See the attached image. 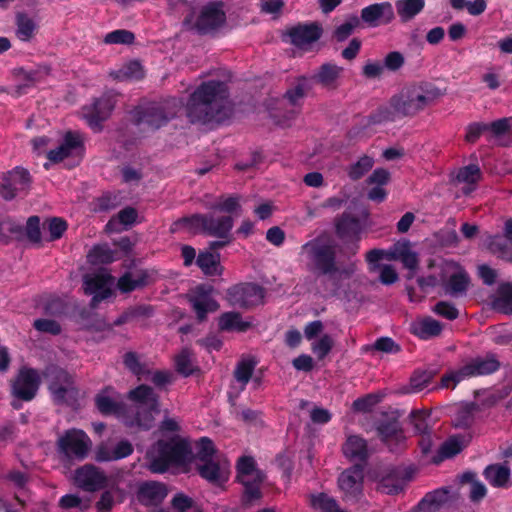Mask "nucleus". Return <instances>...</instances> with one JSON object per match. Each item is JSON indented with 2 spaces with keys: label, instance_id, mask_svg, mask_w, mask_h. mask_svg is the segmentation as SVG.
Wrapping results in <instances>:
<instances>
[{
  "label": "nucleus",
  "instance_id": "nucleus-1",
  "mask_svg": "<svg viewBox=\"0 0 512 512\" xmlns=\"http://www.w3.org/2000/svg\"><path fill=\"white\" fill-rule=\"evenodd\" d=\"M227 85L210 80L199 85L190 95L186 114L191 123H220L231 115Z\"/></svg>",
  "mask_w": 512,
  "mask_h": 512
},
{
  "label": "nucleus",
  "instance_id": "nucleus-2",
  "mask_svg": "<svg viewBox=\"0 0 512 512\" xmlns=\"http://www.w3.org/2000/svg\"><path fill=\"white\" fill-rule=\"evenodd\" d=\"M444 91L427 81L411 82L404 85L389 100V109L380 111L382 120L394 117L413 118L433 106Z\"/></svg>",
  "mask_w": 512,
  "mask_h": 512
},
{
  "label": "nucleus",
  "instance_id": "nucleus-3",
  "mask_svg": "<svg viewBox=\"0 0 512 512\" xmlns=\"http://www.w3.org/2000/svg\"><path fill=\"white\" fill-rule=\"evenodd\" d=\"M300 254L307 259V269L317 276H326L333 282L350 278L356 272V263L338 265L334 246L314 238L300 247Z\"/></svg>",
  "mask_w": 512,
  "mask_h": 512
},
{
  "label": "nucleus",
  "instance_id": "nucleus-4",
  "mask_svg": "<svg viewBox=\"0 0 512 512\" xmlns=\"http://www.w3.org/2000/svg\"><path fill=\"white\" fill-rule=\"evenodd\" d=\"M149 469L155 473H163L170 466H186L193 459L189 442L179 435L159 440L147 452Z\"/></svg>",
  "mask_w": 512,
  "mask_h": 512
},
{
  "label": "nucleus",
  "instance_id": "nucleus-5",
  "mask_svg": "<svg viewBox=\"0 0 512 512\" xmlns=\"http://www.w3.org/2000/svg\"><path fill=\"white\" fill-rule=\"evenodd\" d=\"M128 397L134 402V405L129 408V417L125 418V424L130 427H140L149 429L154 422L153 413H158V397L153 389L146 385H140L137 388L129 391Z\"/></svg>",
  "mask_w": 512,
  "mask_h": 512
},
{
  "label": "nucleus",
  "instance_id": "nucleus-6",
  "mask_svg": "<svg viewBox=\"0 0 512 512\" xmlns=\"http://www.w3.org/2000/svg\"><path fill=\"white\" fill-rule=\"evenodd\" d=\"M226 23V12L222 2H211L198 12L192 11L183 20V25L187 30L197 32L198 34L214 33L222 28Z\"/></svg>",
  "mask_w": 512,
  "mask_h": 512
},
{
  "label": "nucleus",
  "instance_id": "nucleus-7",
  "mask_svg": "<svg viewBox=\"0 0 512 512\" xmlns=\"http://www.w3.org/2000/svg\"><path fill=\"white\" fill-rule=\"evenodd\" d=\"M182 108V102L177 98L166 99L153 104L146 109L133 111V120L139 126L150 130H156L166 125Z\"/></svg>",
  "mask_w": 512,
  "mask_h": 512
},
{
  "label": "nucleus",
  "instance_id": "nucleus-8",
  "mask_svg": "<svg viewBox=\"0 0 512 512\" xmlns=\"http://www.w3.org/2000/svg\"><path fill=\"white\" fill-rule=\"evenodd\" d=\"M119 96L115 91H107L93 98L90 104L83 106L82 116L93 131H102L103 123L111 117Z\"/></svg>",
  "mask_w": 512,
  "mask_h": 512
},
{
  "label": "nucleus",
  "instance_id": "nucleus-9",
  "mask_svg": "<svg viewBox=\"0 0 512 512\" xmlns=\"http://www.w3.org/2000/svg\"><path fill=\"white\" fill-rule=\"evenodd\" d=\"M500 367L499 361L489 355L485 358H475L466 363L457 371H453L442 377L441 386L445 388H454L459 382L477 376H483L495 372Z\"/></svg>",
  "mask_w": 512,
  "mask_h": 512
},
{
  "label": "nucleus",
  "instance_id": "nucleus-10",
  "mask_svg": "<svg viewBox=\"0 0 512 512\" xmlns=\"http://www.w3.org/2000/svg\"><path fill=\"white\" fill-rule=\"evenodd\" d=\"M264 289L253 283H239L226 291V300L233 307L249 309L262 302Z\"/></svg>",
  "mask_w": 512,
  "mask_h": 512
},
{
  "label": "nucleus",
  "instance_id": "nucleus-11",
  "mask_svg": "<svg viewBox=\"0 0 512 512\" xmlns=\"http://www.w3.org/2000/svg\"><path fill=\"white\" fill-rule=\"evenodd\" d=\"M441 280L445 291L458 296L466 292L469 285L467 272L455 261L445 260L441 265Z\"/></svg>",
  "mask_w": 512,
  "mask_h": 512
},
{
  "label": "nucleus",
  "instance_id": "nucleus-12",
  "mask_svg": "<svg viewBox=\"0 0 512 512\" xmlns=\"http://www.w3.org/2000/svg\"><path fill=\"white\" fill-rule=\"evenodd\" d=\"M113 286L114 277L105 270L84 277L83 288L86 294L92 296L91 305L94 307L112 296Z\"/></svg>",
  "mask_w": 512,
  "mask_h": 512
},
{
  "label": "nucleus",
  "instance_id": "nucleus-13",
  "mask_svg": "<svg viewBox=\"0 0 512 512\" xmlns=\"http://www.w3.org/2000/svg\"><path fill=\"white\" fill-rule=\"evenodd\" d=\"M363 484L364 470L360 465L344 470L338 477V487L345 501H358L363 492Z\"/></svg>",
  "mask_w": 512,
  "mask_h": 512
},
{
  "label": "nucleus",
  "instance_id": "nucleus-14",
  "mask_svg": "<svg viewBox=\"0 0 512 512\" xmlns=\"http://www.w3.org/2000/svg\"><path fill=\"white\" fill-rule=\"evenodd\" d=\"M73 481L77 487L87 492H95L107 486L108 477L101 468L85 464L75 470Z\"/></svg>",
  "mask_w": 512,
  "mask_h": 512
},
{
  "label": "nucleus",
  "instance_id": "nucleus-15",
  "mask_svg": "<svg viewBox=\"0 0 512 512\" xmlns=\"http://www.w3.org/2000/svg\"><path fill=\"white\" fill-rule=\"evenodd\" d=\"M196 468L202 478L216 486H222L230 476V462L224 455L196 464Z\"/></svg>",
  "mask_w": 512,
  "mask_h": 512
},
{
  "label": "nucleus",
  "instance_id": "nucleus-16",
  "mask_svg": "<svg viewBox=\"0 0 512 512\" xmlns=\"http://www.w3.org/2000/svg\"><path fill=\"white\" fill-rule=\"evenodd\" d=\"M39 384L40 376L37 371L31 368H23L12 385L13 395L21 400L29 401L36 395Z\"/></svg>",
  "mask_w": 512,
  "mask_h": 512
},
{
  "label": "nucleus",
  "instance_id": "nucleus-17",
  "mask_svg": "<svg viewBox=\"0 0 512 512\" xmlns=\"http://www.w3.org/2000/svg\"><path fill=\"white\" fill-rule=\"evenodd\" d=\"M133 453V446L127 440H121L116 444L110 441L99 443L94 449V460L99 463L117 461L128 457Z\"/></svg>",
  "mask_w": 512,
  "mask_h": 512
},
{
  "label": "nucleus",
  "instance_id": "nucleus-18",
  "mask_svg": "<svg viewBox=\"0 0 512 512\" xmlns=\"http://www.w3.org/2000/svg\"><path fill=\"white\" fill-rule=\"evenodd\" d=\"M29 181V173L27 170L17 167L3 177L0 186V195L5 200H11L17 193L26 189Z\"/></svg>",
  "mask_w": 512,
  "mask_h": 512
},
{
  "label": "nucleus",
  "instance_id": "nucleus-19",
  "mask_svg": "<svg viewBox=\"0 0 512 512\" xmlns=\"http://www.w3.org/2000/svg\"><path fill=\"white\" fill-rule=\"evenodd\" d=\"M395 18L393 6L390 2L371 4L361 10V19L370 27L386 25Z\"/></svg>",
  "mask_w": 512,
  "mask_h": 512
},
{
  "label": "nucleus",
  "instance_id": "nucleus-20",
  "mask_svg": "<svg viewBox=\"0 0 512 512\" xmlns=\"http://www.w3.org/2000/svg\"><path fill=\"white\" fill-rule=\"evenodd\" d=\"M321 34L322 29L317 23L299 24L288 31L291 43L302 50H308Z\"/></svg>",
  "mask_w": 512,
  "mask_h": 512
},
{
  "label": "nucleus",
  "instance_id": "nucleus-21",
  "mask_svg": "<svg viewBox=\"0 0 512 512\" xmlns=\"http://www.w3.org/2000/svg\"><path fill=\"white\" fill-rule=\"evenodd\" d=\"M92 448L90 437L80 429L66 431V456H74L78 460L85 459Z\"/></svg>",
  "mask_w": 512,
  "mask_h": 512
},
{
  "label": "nucleus",
  "instance_id": "nucleus-22",
  "mask_svg": "<svg viewBox=\"0 0 512 512\" xmlns=\"http://www.w3.org/2000/svg\"><path fill=\"white\" fill-rule=\"evenodd\" d=\"M189 301L197 314V318L203 321L206 314L215 312L219 308V304L211 297L210 291L204 286L196 287L189 295Z\"/></svg>",
  "mask_w": 512,
  "mask_h": 512
},
{
  "label": "nucleus",
  "instance_id": "nucleus-23",
  "mask_svg": "<svg viewBox=\"0 0 512 512\" xmlns=\"http://www.w3.org/2000/svg\"><path fill=\"white\" fill-rule=\"evenodd\" d=\"M84 154V135L78 131H66V168L78 166Z\"/></svg>",
  "mask_w": 512,
  "mask_h": 512
},
{
  "label": "nucleus",
  "instance_id": "nucleus-24",
  "mask_svg": "<svg viewBox=\"0 0 512 512\" xmlns=\"http://www.w3.org/2000/svg\"><path fill=\"white\" fill-rule=\"evenodd\" d=\"M153 281L152 273L144 269H136L126 272L117 282V287L122 293H129L141 289Z\"/></svg>",
  "mask_w": 512,
  "mask_h": 512
},
{
  "label": "nucleus",
  "instance_id": "nucleus-25",
  "mask_svg": "<svg viewBox=\"0 0 512 512\" xmlns=\"http://www.w3.org/2000/svg\"><path fill=\"white\" fill-rule=\"evenodd\" d=\"M343 67L332 63L321 65L313 76L316 83L328 90H335L339 86V81L343 74Z\"/></svg>",
  "mask_w": 512,
  "mask_h": 512
},
{
  "label": "nucleus",
  "instance_id": "nucleus-26",
  "mask_svg": "<svg viewBox=\"0 0 512 512\" xmlns=\"http://www.w3.org/2000/svg\"><path fill=\"white\" fill-rule=\"evenodd\" d=\"M234 220L231 216H215L206 214L205 234L220 239H226L233 228Z\"/></svg>",
  "mask_w": 512,
  "mask_h": 512
},
{
  "label": "nucleus",
  "instance_id": "nucleus-27",
  "mask_svg": "<svg viewBox=\"0 0 512 512\" xmlns=\"http://www.w3.org/2000/svg\"><path fill=\"white\" fill-rule=\"evenodd\" d=\"M112 392L111 388H106L99 393L95 399L96 406L102 414L117 415L125 422V418L129 417V414H127L124 406L111 396Z\"/></svg>",
  "mask_w": 512,
  "mask_h": 512
},
{
  "label": "nucleus",
  "instance_id": "nucleus-28",
  "mask_svg": "<svg viewBox=\"0 0 512 512\" xmlns=\"http://www.w3.org/2000/svg\"><path fill=\"white\" fill-rule=\"evenodd\" d=\"M167 495L164 485L157 482H147L140 486L137 497L146 506L159 504Z\"/></svg>",
  "mask_w": 512,
  "mask_h": 512
},
{
  "label": "nucleus",
  "instance_id": "nucleus-29",
  "mask_svg": "<svg viewBox=\"0 0 512 512\" xmlns=\"http://www.w3.org/2000/svg\"><path fill=\"white\" fill-rule=\"evenodd\" d=\"M38 22L34 17L20 12L16 14L15 35L22 42H30L38 32Z\"/></svg>",
  "mask_w": 512,
  "mask_h": 512
},
{
  "label": "nucleus",
  "instance_id": "nucleus-30",
  "mask_svg": "<svg viewBox=\"0 0 512 512\" xmlns=\"http://www.w3.org/2000/svg\"><path fill=\"white\" fill-rule=\"evenodd\" d=\"M342 450L350 460L363 461L369 456L366 440L358 435H348Z\"/></svg>",
  "mask_w": 512,
  "mask_h": 512
},
{
  "label": "nucleus",
  "instance_id": "nucleus-31",
  "mask_svg": "<svg viewBox=\"0 0 512 512\" xmlns=\"http://www.w3.org/2000/svg\"><path fill=\"white\" fill-rule=\"evenodd\" d=\"M45 378L53 400L56 403L62 404L64 402V390L62 386L63 372L61 368L54 365L48 366L45 370Z\"/></svg>",
  "mask_w": 512,
  "mask_h": 512
},
{
  "label": "nucleus",
  "instance_id": "nucleus-32",
  "mask_svg": "<svg viewBox=\"0 0 512 512\" xmlns=\"http://www.w3.org/2000/svg\"><path fill=\"white\" fill-rule=\"evenodd\" d=\"M411 331L422 339H429L436 337L441 333L442 325L431 317H425L412 322Z\"/></svg>",
  "mask_w": 512,
  "mask_h": 512
},
{
  "label": "nucleus",
  "instance_id": "nucleus-33",
  "mask_svg": "<svg viewBox=\"0 0 512 512\" xmlns=\"http://www.w3.org/2000/svg\"><path fill=\"white\" fill-rule=\"evenodd\" d=\"M196 263L207 276H220L223 273V267L220 263V255L218 253L202 251L199 253Z\"/></svg>",
  "mask_w": 512,
  "mask_h": 512
},
{
  "label": "nucleus",
  "instance_id": "nucleus-34",
  "mask_svg": "<svg viewBox=\"0 0 512 512\" xmlns=\"http://www.w3.org/2000/svg\"><path fill=\"white\" fill-rule=\"evenodd\" d=\"M264 480L262 471L254 472L238 481L244 486V500L251 502L261 498L260 486Z\"/></svg>",
  "mask_w": 512,
  "mask_h": 512
},
{
  "label": "nucleus",
  "instance_id": "nucleus-35",
  "mask_svg": "<svg viewBox=\"0 0 512 512\" xmlns=\"http://www.w3.org/2000/svg\"><path fill=\"white\" fill-rule=\"evenodd\" d=\"M205 223L206 214H193L189 217H184L171 226L172 232H177L181 229L192 233H204L205 234Z\"/></svg>",
  "mask_w": 512,
  "mask_h": 512
},
{
  "label": "nucleus",
  "instance_id": "nucleus-36",
  "mask_svg": "<svg viewBox=\"0 0 512 512\" xmlns=\"http://www.w3.org/2000/svg\"><path fill=\"white\" fill-rule=\"evenodd\" d=\"M486 480L494 487H508L510 482V469L501 464H493L484 470Z\"/></svg>",
  "mask_w": 512,
  "mask_h": 512
},
{
  "label": "nucleus",
  "instance_id": "nucleus-37",
  "mask_svg": "<svg viewBox=\"0 0 512 512\" xmlns=\"http://www.w3.org/2000/svg\"><path fill=\"white\" fill-rule=\"evenodd\" d=\"M425 4V0H397L395 7L400 20L405 23L422 12Z\"/></svg>",
  "mask_w": 512,
  "mask_h": 512
},
{
  "label": "nucleus",
  "instance_id": "nucleus-38",
  "mask_svg": "<svg viewBox=\"0 0 512 512\" xmlns=\"http://www.w3.org/2000/svg\"><path fill=\"white\" fill-rule=\"evenodd\" d=\"M256 364L255 359L251 357L243 358L237 363L233 375L239 385V391H243L251 380Z\"/></svg>",
  "mask_w": 512,
  "mask_h": 512
},
{
  "label": "nucleus",
  "instance_id": "nucleus-39",
  "mask_svg": "<svg viewBox=\"0 0 512 512\" xmlns=\"http://www.w3.org/2000/svg\"><path fill=\"white\" fill-rule=\"evenodd\" d=\"M481 179V171L477 165L465 166L457 172L455 181L459 184H465L467 187H463V192L469 194L475 188V185Z\"/></svg>",
  "mask_w": 512,
  "mask_h": 512
},
{
  "label": "nucleus",
  "instance_id": "nucleus-40",
  "mask_svg": "<svg viewBox=\"0 0 512 512\" xmlns=\"http://www.w3.org/2000/svg\"><path fill=\"white\" fill-rule=\"evenodd\" d=\"M393 258L402 262L405 268L415 271L418 268L419 259L408 242L399 243L394 248Z\"/></svg>",
  "mask_w": 512,
  "mask_h": 512
},
{
  "label": "nucleus",
  "instance_id": "nucleus-41",
  "mask_svg": "<svg viewBox=\"0 0 512 512\" xmlns=\"http://www.w3.org/2000/svg\"><path fill=\"white\" fill-rule=\"evenodd\" d=\"M110 76L119 81L138 80L144 76V71L138 61H129L119 69L111 71Z\"/></svg>",
  "mask_w": 512,
  "mask_h": 512
},
{
  "label": "nucleus",
  "instance_id": "nucleus-42",
  "mask_svg": "<svg viewBox=\"0 0 512 512\" xmlns=\"http://www.w3.org/2000/svg\"><path fill=\"white\" fill-rule=\"evenodd\" d=\"M337 233L341 237H354L361 232L360 220L349 213H343L336 222Z\"/></svg>",
  "mask_w": 512,
  "mask_h": 512
},
{
  "label": "nucleus",
  "instance_id": "nucleus-43",
  "mask_svg": "<svg viewBox=\"0 0 512 512\" xmlns=\"http://www.w3.org/2000/svg\"><path fill=\"white\" fill-rule=\"evenodd\" d=\"M85 404V394L75 385V381L66 375V407L74 412L80 410Z\"/></svg>",
  "mask_w": 512,
  "mask_h": 512
},
{
  "label": "nucleus",
  "instance_id": "nucleus-44",
  "mask_svg": "<svg viewBox=\"0 0 512 512\" xmlns=\"http://www.w3.org/2000/svg\"><path fill=\"white\" fill-rule=\"evenodd\" d=\"M479 407L475 403H466L457 408L453 418L454 426L457 428H468L474 422L475 413Z\"/></svg>",
  "mask_w": 512,
  "mask_h": 512
},
{
  "label": "nucleus",
  "instance_id": "nucleus-45",
  "mask_svg": "<svg viewBox=\"0 0 512 512\" xmlns=\"http://www.w3.org/2000/svg\"><path fill=\"white\" fill-rule=\"evenodd\" d=\"M378 433L382 440L388 445H391L393 441L396 443L403 442L405 437L401 431L400 425L396 419L389 422H382L378 428Z\"/></svg>",
  "mask_w": 512,
  "mask_h": 512
},
{
  "label": "nucleus",
  "instance_id": "nucleus-46",
  "mask_svg": "<svg viewBox=\"0 0 512 512\" xmlns=\"http://www.w3.org/2000/svg\"><path fill=\"white\" fill-rule=\"evenodd\" d=\"M219 328L225 331L244 332L250 327V323L243 321L237 312L223 313L219 318Z\"/></svg>",
  "mask_w": 512,
  "mask_h": 512
},
{
  "label": "nucleus",
  "instance_id": "nucleus-47",
  "mask_svg": "<svg viewBox=\"0 0 512 512\" xmlns=\"http://www.w3.org/2000/svg\"><path fill=\"white\" fill-rule=\"evenodd\" d=\"M493 308L504 314H512V284L504 283L499 286Z\"/></svg>",
  "mask_w": 512,
  "mask_h": 512
},
{
  "label": "nucleus",
  "instance_id": "nucleus-48",
  "mask_svg": "<svg viewBox=\"0 0 512 512\" xmlns=\"http://www.w3.org/2000/svg\"><path fill=\"white\" fill-rule=\"evenodd\" d=\"M311 506L320 512H347L342 509L338 502L325 493H319L311 495L310 497Z\"/></svg>",
  "mask_w": 512,
  "mask_h": 512
},
{
  "label": "nucleus",
  "instance_id": "nucleus-49",
  "mask_svg": "<svg viewBox=\"0 0 512 512\" xmlns=\"http://www.w3.org/2000/svg\"><path fill=\"white\" fill-rule=\"evenodd\" d=\"M467 440L464 437L453 436L447 440L440 448L439 456L434 459V462L438 463L445 458H451L462 451L466 446Z\"/></svg>",
  "mask_w": 512,
  "mask_h": 512
},
{
  "label": "nucleus",
  "instance_id": "nucleus-50",
  "mask_svg": "<svg viewBox=\"0 0 512 512\" xmlns=\"http://www.w3.org/2000/svg\"><path fill=\"white\" fill-rule=\"evenodd\" d=\"M123 363L126 369L139 378L148 372L147 363L142 359V356L136 352H126L123 355Z\"/></svg>",
  "mask_w": 512,
  "mask_h": 512
},
{
  "label": "nucleus",
  "instance_id": "nucleus-51",
  "mask_svg": "<svg viewBox=\"0 0 512 512\" xmlns=\"http://www.w3.org/2000/svg\"><path fill=\"white\" fill-rule=\"evenodd\" d=\"M137 218V211L132 207L122 209L115 217L111 218L106 225L110 231H118L119 225L129 226L132 225Z\"/></svg>",
  "mask_w": 512,
  "mask_h": 512
},
{
  "label": "nucleus",
  "instance_id": "nucleus-52",
  "mask_svg": "<svg viewBox=\"0 0 512 512\" xmlns=\"http://www.w3.org/2000/svg\"><path fill=\"white\" fill-rule=\"evenodd\" d=\"M175 367L176 370L185 377L194 373L196 365L193 354L189 349L185 348L175 356Z\"/></svg>",
  "mask_w": 512,
  "mask_h": 512
},
{
  "label": "nucleus",
  "instance_id": "nucleus-53",
  "mask_svg": "<svg viewBox=\"0 0 512 512\" xmlns=\"http://www.w3.org/2000/svg\"><path fill=\"white\" fill-rule=\"evenodd\" d=\"M374 165V159L370 156L363 155L357 162L347 169V174L352 180L362 178Z\"/></svg>",
  "mask_w": 512,
  "mask_h": 512
},
{
  "label": "nucleus",
  "instance_id": "nucleus-54",
  "mask_svg": "<svg viewBox=\"0 0 512 512\" xmlns=\"http://www.w3.org/2000/svg\"><path fill=\"white\" fill-rule=\"evenodd\" d=\"M87 257L93 265L108 264L114 260V252L107 245L95 246Z\"/></svg>",
  "mask_w": 512,
  "mask_h": 512
},
{
  "label": "nucleus",
  "instance_id": "nucleus-55",
  "mask_svg": "<svg viewBox=\"0 0 512 512\" xmlns=\"http://www.w3.org/2000/svg\"><path fill=\"white\" fill-rule=\"evenodd\" d=\"M197 446L198 450L196 453V464H201L203 462L211 460L214 456L222 455L216 451L213 442L209 438H201Z\"/></svg>",
  "mask_w": 512,
  "mask_h": 512
},
{
  "label": "nucleus",
  "instance_id": "nucleus-56",
  "mask_svg": "<svg viewBox=\"0 0 512 512\" xmlns=\"http://www.w3.org/2000/svg\"><path fill=\"white\" fill-rule=\"evenodd\" d=\"M404 488V481L394 475L383 477L379 484L378 490L386 494H397Z\"/></svg>",
  "mask_w": 512,
  "mask_h": 512
},
{
  "label": "nucleus",
  "instance_id": "nucleus-57",
  "mask_svg": "<svg viewBox=\"0 0 512 512\" xmlns=\"http://www.w3.org/2000/svg\"><path fill=\"white\" fill-rule=\"evenodd\" d=\"M360 25V20L357 16H349L344 23L339 25L335 31L334 36L338 41H344L351 35L353 30Z\"/></svg>",
  "mask_w": 512,
  "mask_h": 512
},
{
  "label": "nucleus",
  "instance_id": "nucleus-58",
  "mask_svg": "<svg viewBox=\"0 0 512 512\" xmlns=\"http://www.w3.org/2000/svg\"><path fill=\"white\" fill-rule=\"evenodd\" d=\"M448 501V491L439 489L433 493H429L421 501L420 505L428 506L431 510H435Z\"/></svg>",
  "mask_w": 512,
  "mask_h": 512
},
{
  "label": "nucleus",
  "instance_id": "nucleus-59",
  "mask_svg": "<svg viewBox=\"0 0 512 512\" xmlns=\"http://www.w3.org/2000/svg\"><path fill=\"white\" fill-rule=\"evenodd\" d=\"M134 39L135 37L132 32L119 29L106 34L103 41L106 44H131Z\"/></svg>",
  "mask_w": 512,
  "mask_h": 512
},
{
  "label": "nucleus",
  "instance_id": "nucleus-60",
  "mask_svg": "<svg viewBox=\"0 0 512 512\" xmlns=\"http://www.w3.org/2000/svg\"><path fill=\"white\" fill-rule=\"evenodd\" d=\"M33 326L38 332L51 335H57L62 330L60 322L48 318L36 319Z\"/></svg>",
  "mask_w": 512,
  "mask_h": 512
},
{
  "label": "nucleus",
  "instance_id": "nucleus-61",
  "mask_svg": "<svg viewBox=\"0 0 512 512\" xmlns=\"http://www.w3.org/2000/svg\"><path fill=\"white\" fill-rule=\"evenodd\" d=\"M214 210H219L226 213H232L241 209L240 196L234 195L229 197H221L219 201L212 207Z\"/></svg>",
  "mask_w": 512,
  "mask_h": 512
},
{
  "label": "nucleus",
  "instance_id": "nucleus-62",
  "mask_svg": "<svg viewBox=\"0 0 512 512\" xmlns=\"http://www.w3.org/2000/svg\"><path fill=\"white\" fill-rule=\"evenodd\" d=\"M512 244L505 236H492L488 242V249L499 258H502V255L505 254Z\"/></svg>",
  "mask_w": 512,
  "mask_h": 512
},
{
  "label": "nucleus",
  "instance_id": "nucleus-63",
  "mask_svg": "<svg viewBox=\"0 0 512 512\" xmlns=\"http://www.w3.org/2000/svg\"><path fill=\"white\" fill-rule=\"evenodd\" d=\"M333 345L334 341L332 337L325 334L312 344V351L317 355L318 359H323L331 351Z\"/></svg>",
  "mask_w": 512,
  "mask_h": 512
},
{
  "label": "nucleus",
  "instance_id": "nucleus-64",
  "mask_svg": "<svg viewBox=\"0 0 512 512\" xmlns=\"http://www.w3.org/2000/svg\"><path fill=\"white\" fill-rule=\"evenodd\" d=\"M25 235L29 241L33 243H39L41 240V230H40V219L37 216H31L28 218L26 227H25Z\"/></svg>",
  "mask_w": 512,
  "mask_h": 512
}]
</instances>
